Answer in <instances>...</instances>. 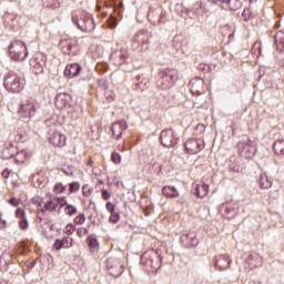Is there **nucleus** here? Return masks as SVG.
<instances>
[{
	"label": "nucleus",
	"mask_w": 284,
	"mask_h": 284,
	"mask_svg": "<svg viewBox=\"0 0 284 284\" xmlns=\"http://www.w3.org/2000/svg\"><path fill=\"white\" fill-rule=\"evenodd\" d=\"M161 250H148L141 255V265L149 274H156L161 270Z\"/></svg>",
	"instance_id": "f257e3e1"
},
{
	"label": "nucleus",
	"mask_w": 284,
	"mask_h": 284,
	"mask_svg": "<svg viewBox=\"0 0 284 284\" xmlns=\"http://www.w3.org/2000/svg\"><path fill=\"white\" fill-rule=\"evenodd\" d=\"M119 0H109L105 6L102 8V17H108V27L111 30L116 28V23L119 21L118 17H121V2L118 3Z\"/></svg>",
	"instance_id": "f03ea898"
},
{
	"label": "nucleus",
	"mask_w": 284,
	"mask_h": 284,
	"mask_svg": "<svg viewBox=\"0 0 284 284\" xmlns=\"http://www.w3.org/2000/svg\"><path fill=\"white\" fill-rule=\"evenodd\" d=\"M72 21L82 32H93L94 28H97L94 18H92V16L85 11L74 14L72 17Z\"/></svg>",
	"instance_id": "7ed1b4c3"
},
{
	"label": "nucleus",
	"mask_w": 284,
	"mask_h": 284,
	"mask_svg": "<svg viewBox=\"0 0 284 284\" xmlns=\"http://www.w3.org/2000/svg\"><path fill=\"white\" fill-rule=\"evenodd\" d=\"M9 57L12 61H26L28 58V47L21 40H13L9 45Z\"/></svg>",
	"instance_id": "20e7f679"
},
{
	"label": "nucleus",
	"mask_w": 284,
	"mask_h": 284,
	"mask_svg": "<svg viewBox=\"0 0 284 284\" xmlns=\"http://www.w3.org/2000/svg\"><path fill=\"white\" fill-rule=\"evenodd\" d=\"M4 88L8 90V92H21L26 85V80L21 78V75L14 73V72H9L4 77Z\"/></svg>",
	"instance_id": "39448f33"
},
{
	"label": "nucleus",
	"mask_w": 284,
	"mask_h": 284,
	"mask_svg": "<svg viewBox=\"0 0 284 284\" xmlns=\"http://www.w3.org/2000/svg\"><path fill=\"white\" fill-rule=\"evenodd\" d=\"M106 270L111 276L119 278L123 274L125 266L120 257L110 256L106 258Z\"/></svg>",
	"instance_id": "423d86ee"
},
{
	"label": "nucleus",
	"mask_w": 284,
	"mask_h": 284,
	"mask_svg": "<svg viewBox=\"0 0 284 284\" xmlns=\"http://www.w3.org/2000/svg\"><path fill=\"white\" fill-rule=\"evenodd\" d=\"M237 152L243 159H254L256 144L252 140L237 142Z\"/></svg>",
	"instance_id": "0eeeda50"
},
{
	"label": "nucleus",
	"mask_w": 284,
	"mask_h": 284,
	"mask_svg": "<svg viewBox=\"0 0 284 284\" xmlns=\"http://www.w3.org/2000/svg\"><path fill=\"white\" fill-rule=\"evenodd\" d=\"M184 148L187 154H199V152L205 150V140L191 138L184 142Z\"/></svg>",
	"instance_id": "6e6552de"
},
{
	"label": "nucleus",
	"mask_w": 284,
	"mask_h": 284,
	"mask_svg": "<svg viewBox=\"0 0 284 284\" xmlns=\"http://www.w3.org/2000/svg\"><path fill=\"white\" fill-rule=\"evenodd\" d=\"M19 114L22 119H30L37 112V103L32 99L26 100L19 108Z\"/></svg>",
	"instance_id": "1a4fd4ad"
},
{
	"label": "nucleus",
	"mask_w": 284,
	"mask_h": 284,
	"mask_svg": "<svg viewBox=\"0 0 284 284\" xmlns=\"http://www.w3.org/2000/svg\"><path fill=\"white\" fill-rule=\"evenodd\" d=\"M61 204H65V196H52L44 202L41 212H54Z\"/></svg>",
	"instance_id": "9d476101"
},
{
	"label": "nucleus",
	"mask_w": 284,
	"mask_h": 284,
	"mask_svg": "<svg viewBox=\"0 0 284 284\" xmlns=\"http://www.w3.org/2000/svg\"><path fill=\"white\" fill-rule=\"evenodd\" d=\"M160 141L164 148H174V145H176V138H174V131L172 129L163 130L160 134Z\"/></svg>",
	"instance_id": "9b49d317"
},
{
	"label": "nucleus",
	"mask_w": 284,
	"mask_h": 284,
	"mask_svg": "<svg viewBox=\"0 0 284 284\" xmlns=\"http://www.w3.org/2000/svg\"><path fill=\"white\" fill-rule=\"evenodd\" d=\"M74 245V239L70 236H64L62 239H57L52 245L53 252H60V250H70Z\"/></svg>",
	"instance_id": "f8f14e48"
},
{
	"label": "nucleus",
	"mask_w": 284,
	"mask_h": 284,
	"mask_svg": "<svg viewBox=\"0 0 284 284\" xmlns=\"http://www.w3.org/2000/svg\"><path fill=\"white\" fill-rule=\"evenodd\" d=\"M67 141L68 138H65V134H62L59 131H54L49 136V143H51V145H53L54 148H64Z\"/></svg>",
	"instance_id": "ddd939ff"
},
{
	"label": "nucleus",
	"mask_w": 284,
	"mask_h": 284,
	"mask_svg": "<svg viewBox=\"0 0 284 284\" xmlns=\"http://www.w3.org/2000/svg\"><path fill=\"white\" fill-rule=\"evenodd\" d=\"M70 103H72V97L68 93H59L55 97L54 105L58 110H65V108H70Z\"/></svg>",
	"instance_id": "4468645a"
},
{
	"label": "nucleus",
	"mask_w": 284,
	"mask_h": 284,
	"mask_svg": "<svg viewBox=\"0 0 284 284\" xmlns=\"http://www.w3.org/2000/svg\"><path fill=\"white\" fill-rule=\"evenodd\" d=\"M180 241L183 247H185L186 250H190V247H196V245H199V239H196V235L194 233L183 234L180 237Z\"/></svg>",
	"instance_id": "2eb2a0df"
},
{
	"label": "nucleus",
	"mask_w": 284,
	"mask_h": 284,
	"mask_svg": "<svg viewBox=\"0 0 284 284\" xmlns=\"http://www.w3.org/2000/svg\"><path fill=\"white\" fill-rule=\"evenodd\" d=\"M191 92L192 94H203L205 92V80L201 78H195L191 80Z\"/></svg>",
	"instance_id": "dca6fc26"
},
{
	"label": "nucleus",
	"mask_w": 284,
	"mask_h": 284,
	"mask_svg": "<svg viewBox=\"0 0 284 284\" xmlns=\"http://www.w3.org/2000/svg\"><path fill=\"white\" fill-rule=\"evenodd\" d=\"M77 50L79 48L77 47V40L68 39L62 41V52L63 54H77Z\"/></svg>",
	"instance_id": "f3484780"
},
{
	"label": "nucleus",
	"mask_w": 284,
	"mask_h": 284,
	"mask_svg": "<svg viewBox=\"0 0 284 284\" xmlns=\"http://www.w3.org/2000/svg\"><path fill=\"white\" fill-rule=\"evenodd\" d=\"M81 70L82 68L79 63L68 64L64 69V77H67V79H74V77H79L81 74Z\"/></svg>",
	"instance_id": "a211bd4d"
},
{
	"label": "nucleus",
	"mask_w": 284,
	"mask_h": 284,
	"mask_svg": "<svg viewBox=\"0 0 284 284\" xmlns=\"http://www.w3.org/2000/svg\"><path fill=\"white\" fill-rule=\"evenodd\" d=\"M230 263H232V260H230L227 255H219L215 257L214 267L219 268L220 272H223V270H229Z\"/></svg>",
	"instance_id": "6ab92c4d"
},
{
	"label": "nucleus",
	"mask_w": 284,
	"mask_h": 284,
	"mask_svg": "<svg viewBox=\"0 0 284 284\" xmlns=\"http://www.w3.org/2000/svg\"><path fill=\"white\" fill-rule=\"evenodd\" d=\"M133 42L138 43V45H148V43H150V33L145 30L139 31L133 37Z\"/></svg>",
	"instance_id": "aec40b11"
},
{
	"label": "nucleus",
	"mask_w": 284,
	"mask_h": 284,
	"mask_svg": "<svg viewBox=\"0 0 284 284\" xmlns=\"http://www.w3.org/2000/svg\"><path fill=\"white\" fill-rule=\"evenodd\" d=\"M124 130H128V124L123 121L114 122L111 126V132L114 139H119L123 134Z\"/></svg>",
	"instance_id": "412c9836"
},
{
	"label": "nucleus",
	"mask_w": 284,
	"mask_h": 284,
	"mask_svg": "<svg viewBox=\"0 0 284 284\" xmlns=\"http://www.w3.org/2000/svg\"><path fill=\"white\" fill-rule=\"evenodd\" d=\"M239 214L236 206L233 203H226L224 205V219H227V221L234 219Z\"/></svg>",
	"instance_id": "4be33fe9"
},
{
	"label": "nucleus",
	"mask_w": 284,
	"mask_h": 284,
	"mask_svg": "<svg viewBox=\"0 0 284 284\" xmlns=\"http://www.w3.org/2000/svg\"><path fill=\"white\" fill-rule=\"evenodd\" d=\"M195 194L199 199H205V196L210 194V185L204 182L195 185Z\"/></svg>",
	"instance_id": "5701e85b"
},
{
	"label": "nucleus",
	"mask_w": 284,
	"mask_h": 284,
	"mask_svg": "<svg viewBox=\"0 0 284 284\" xmlns=\"http://www.w3.org/2000/svg\"><path fill=\"white\" fill-rule=\"evenodd\" d=\"M162 194L165 199H179V190L172 185H166L162 189Z\"/></svg>",
	"instance_id": "b1692460"
},
{
	"label": "nucleus",
	"mask_w": 284,
	"mask_h": 284,
	"mask_svg": "<svg viewBox=\"0 0 284 284\" xmlns=\"http://www.w3.org/2000/svg\"><path fill=\"white\" fill-rule=\"evenodd\" d=\"M87 243L91 254H95V252H99V240H97L95 235H89L87 239Z\"/></svg>",
	"instance_id": "393cba45"
},
{
	"label": "nucleus",
	"mask_w": 284,
	"mask_h": 284,
	"mask_svg": "<svg viewBox=\"0 0 284 284\" xmlns=\"http://www.w3.org/2000/svg\"><path fill=\"white\" fill-rule=\"evenodd\" d=\"M31 154L26 150H20L14 155L16 163H26L30 159Z\"/></svg>",
	"instance_id": "a878e982"
},
{
	"label": "nucleus",
	"mask_w": 284,
	"mask_h": 284,
	"mask_svg": "<svg viewBox=\"0 0 284 284\" xmlns=\"http://www.w3.org/2000/svg\"><path fill=\"white\" fill-rule=\"evenodd\" d=\"M260 187L261 190H270V187H272V180H270L267 175L262 174L260 176Z\"/></svg>",
	"instance_id": "bb28decb"
},
{
	"label": "nucleus",
	"mask_w": 284,
	"mask_h": 284,
	"mask_svg": "<svg viewBox=\"0 0 284 284\" xmlns=\"http://www.w3.org/2000/svg\"><path fill=\"white\" fill-rule=\"evenodd\" d=\"M27 139H28V132H26V129L19 128L16 134V142L23 143Z\"/></svg>",
	"instance_id": "cd10ccee"
},
{
	"label": "nucleus",
	"mask_w": 284,
	"mask_h": 284,
	"mask_svg": "<svg viewBox=\"0 0 284 284\" xmlns=\"http://www.w3.org/2000/svg\"><path fill=\"white\" fill-rule=\"evenodd\" d=\"M273 150L275 154L284 155V140L283 139L276 140L273 144Z\"/></svg>",
	"instance_id": "c85d7f7f"
},
{
	"label": "nucleus",
	"mask_w": 284,
	"mask_h": 284,
	"mask_svg": "<svg viewBox=\"0 0 284 284\" xmlns=\"http://www.w3.org/2000/svg\"><path fill=\"white\" fill-rule=\"evenodd\" d=\"M68 190V185H64L61 182H58L53 185L52 192L53 194H65V191Z\"/></svg>",
	"instance_id": "c756f323"
},
{
	"label": "nucleus",
	"mask_w": 284,
	"mask_h": 284,
	"mask_svg": "<svg viewBox=\"0 0 284 284\" xmlns=\"http://www.w3.org/2000/svg\"><path fill=\"white\" fill-rule=\"evenodd\" d=\"M64 205V214H67V216H74L77 214V206L68 203V200H65V204Z\"/></svg>",
	"instance_id": "7c9ffc66"
},
{
	"label": "nucleus",
	"mask_w": 284,
	"mask_h": 284,
	"mask_svg": "<svg viewBox=\"0 0 284 284\" xmlns=\"http://www.w3.org/2000/svg\"><path fill=\"white\" fill-rule=\"evenodd\" d=\"M164 74L166 78L170 79V81H172V83H174V81H178L179 80V72L172 70V69H166L164 71Z\"/></svg>",
	"instance_id": "2f4dec72"
},
{
	"label": "nucleus",
	"mask_w": 284,
	"mask_h": 284,
	"mask_svg": "<svg viewBox=\"0 0 284 284\" xmlns=\"http://www.w3.org/2000/svg\"><path fill=\"white\" fill-rule=\"evenodd\" d=\"M74 232H77V226L72 223H69L63 227V234H65V236H72Z\"/></svg>",
	"instance_id": "473e14b6"
},
{
	"label": "nucleus",
	"mask_w": 284,
	"mask_h": 284,
	"mask_svg": "<svg viewBox=\"0 0 284 284\" xmlns=\"http://www.w3.org/2000/svg\"><path fill=\"white\" fill-rule=\"evenodd\" d=\"M16 219H18V223H22V221L28 220V217L26 216V210L18 207L16 210Z\"/></svg>",
	"instance_id": "72a5a7b5"
},
{
	"label": "nucleus",
	"mask_w": 284,
	"mask_h": 284,
	"mask_svg": "<svg viewBox=\"0 0 284 284\" xmlns=\"http://www.w3.org/2000/svg\"><path fill=\"white\" fill-rule=\"evenodd\" d=\"M79 190H81V184H79V182H71V183H69L68 195L74 194V193L79 192Z\"/></svg>",
	"instance_id": "f704fd0d"
},
{
	"label": "nucleus",
	"mask_w": 284,
	"mask_h": 284,
	"mask_svg": "<svg viewBox=\"0 0 284 284\" xmlns=\"http://www.w3.org/2000/svg\"><path fill=\"white\" fill-rule=\"evenodd\" d=\"M85 223V213H80L73 219V224L83 225Z\"/></svg>",
	"instance_id": "c9c22d12"
},
{
	"label": "nucleus",
	"mask_w": 284,
	"mask_h": 284,
	"mask_svg": "<svg viewBox=\"0 0 284 284\" xmlns=\"http://www.w3.org/2000/svg\"><path fill=\"white\" fill-rule=\"evenodd\" d=\"M75 232L79 239H83V236H88V234H90V231L88 230V227H84V226L75 229Z\"/></svg>",
	"instance_id": "e433bc0d"
},
{
	"label": "nucleus",
	"mask_w": 284,
	"mask_h": 284,
	"mask_svg": "<svg viewBox=\"0 0 284 284\" xmlns=\"http://www.w3.org/2000/svg\"><path fill=\"white\" fill-rule=\"evenodd\" d=\"M128 57H129V54H128V49H121V50H120V54H119L120 64H121V63H125Z\"/></svg>",
	"instance_id": "4c0bfd02"
},
{
	"label": "nucleus",
	"mask_w": 284,
	"mask_h": 284,
	"mask_svg": "<svg viewBox=\"0 0 284 284\" xmlns=\"http://www.w3.org/2000/svg\"><path fill=\"white\" fill-rule=\"evenodd\" d=\"M111 161H112V163H114V165H120V163H121V154L118 153V152H113L111 154Z\"/></svg>",
	"instance_id": "58836bf2"
},
{
	"label": "nucleus",
	"mask_w": 284,
	"mask_h": 284,
	"mask_svg": "<svg viewBox=\"0 0 284 284\" xmlns=\"http://www.w3.org/2000/svg\"><path fill=\"white\" fill-rule=\"evenodd\" d=\"M227 4L231 10H239L241 2H239V0H229Z\"/></svg>",
	"instance_id": "ea45409f"
},
{
	"label": "nucleus",
	"mask_w": 284,
	"mask_h": 284,
	"mask_svg": "<svg viewBox=\"0 0 284 284\" xmlns=\"http://www.w3.org/2000/svg\"><path fill=\"white\" fill-rule=\"evenodd\" d=\"M120 219H121V215L119 213L114 212V213H111V215L109 217V222L116 224V223H119Z\"/></svg>",
	"instance_id": "a19ab883"
},
{
	"label": "nucleus",
	"mask_w": 284,
	"mask_h": 284,
	"mask_svg": "<svg viewBox=\"0 0 284 284\" xmlns=\"http://www.w3.org/2000/svg\"><path fill=\"white\" fill-rule=\"evenodd\" d=\"M33 70H34L36 74H42V72H43V64H41L40 62L34 61Z\"/></svg>",
	"instance_id": "79ce46f5"
},
{
	"label": "nucleus",
	"mask_w": 284,
	"mask_h": 284,
	"mask_svg": "<svg viewBox=\"0 0 284 284\" xmlns=\"http://www.w3.org/2000/svg\"><path fill=\"white\" fill-rule=\"evenodd\" d=\"M8 203L9 205H12V207H19V205H21V200L17 197H10Z\"/></svg>",
	"instance_id": "37998d69"
},
{
	"label": "nucleus",
	"mask_w": 284,
	"mask_h": 284,
	"mask_svg": "<svg viewBox=\"0 0 284 284\" xmlns=\"http://www.w3.org/2000/svg\"><path fill=\"white\" fill-rule=\"evenodd\" d=\"M105 210L110 212V214L114 213V210H116V205H114V203L112 202H108L105 204Z\"/></svg>",
	"instance_id": "c03bdc74"
},
{
	"label": "nucleus",
	"mask_w": 284,
	"mask_h": 284,
	"mask_svg": "<svg viewBox=\"0 0 284 284\" xmlns=\"http://www.w3.org/2000/svg\"><path fill=\"white\" fill-rule=\"evenodd\" d=\"M8 227V221L3 220V213L0 212V230Z\"/></svg>",
	"instance_id": "a18cd8bd"
},
{
	"label": "nucleus",
	"mask_w": 284,
	"mask_h": 284,
	"mask_svg": "<svg viewBox=\"0 0 284 284\" xmlns=\"http://www.w3.org/2000/svg\"><path fill=\"white\" fill-rule=\"evenodd\" d=\"M18 225H19L20 230H22L23 232H26V230H28V227L30 226V224L28 223V220L18 222Z\"/></svg>",
	"instance_id": "49530a36"
},
{
	"label": "nucleus",
	"mask_w": 284,
	"mask_h": 284,
	"mask_svg": "<svg viewBox=\"0 0 284 284\" xmlns=\"http://www.w3.org/2000/svg\"><path fill=\"white\" fill-rule=\"evenodd\" d=\"M101 196H102L103 201H109L110 196H112V195L110 194V192H108V190L103 189L101 191Z\"/></svg>",
	"instance_id": "de8ad7c7"
},
{
	"label": "nucleus",
	"mask_w": 284,
	"mask_h": 284,
	"mask_svg": "<svg viewBox=\"0 0 284 284\" xmlns=\"http://www.w3.org/2000/svg\"><path fill=\"white\" fill-rule=\"evenodd\" d=\"M82 194H83V196H85L88 199L92 194V191L90 189L85 190V186H83L82 187Z\"/></svg>",
	"instance_id": "09e8293b"
},
{
	"label": "nucleus",
	"mask_w": 284,
	"mask_h": 284,
	"mask_svg": "<svg viewBox=\"0 0 284 284\" xmlns=\"http://www.w3.org/2000/svg\"><path fill=\"white\" fill-rule=\"evenodd\" d=\"M40 227H42V230H51V227H50V223H48V221H43V223L42 224H40Z\"/></svg>",
	"instance_id": "8fccbe9b"
},
{
	"label": "nucleus",
	"mask_w": 284,
	"mask_h": 284,
	"mask_svg": "<svg viewBox=\"0 0 284 284\" xmlns=\"http://www.w3.org/2000/svg\"><path fill=\"white\" fill-rule=\"evenodd\" d=\"M12 173V171H10V170H4V171H2V176H3V179H9L10 178V174Z\"/></svg>",
	"instance_id": "3c124183"
},
{
	"label": "nucleus",
	"mask_w": 284,
	"mask_h": 284,
	"mask_svg": "<svg viewBox=\"0 0 284 284\" xmlns=\"http://www.w3.org/2000/svg\"><path fill=\"white\" fill-rule=\"evenodd\" d=\"M281 34L282 33H276L274 39H275V43H283V40H281Z\"/></svg>",
	"instance_id": "603ef678"
},
{
	"label": "nucleus",
	"mask_w": 284,
	"mask_h": 284,
	"mask_svg": "<svg viewBox=\"0 0 284 284\" xmlns=\"http://www.w3.org/2000/svg\"><path fill=\"white\" fill-rule=\"evenodd\" d=\"M196 130H201V125H197V126H196Z\"/></svg>",
	"instance_id": "864d4df0"
},
{
	"label": "nucleus",
	"mask_w": 284,
	"mask_h": 284,
	"mask_svg": "<svg viewBox=\"0 0 284 284\" xmlns=\"http://www.w3.org/2000/svg\"><path fill=\"white\" fill-rule=\"evenodd\" d=\"M40 223H43V220H42V219H40Z\"/></svg>",
	"instance_id": "5fc2aeb1"
}]
</instances>
